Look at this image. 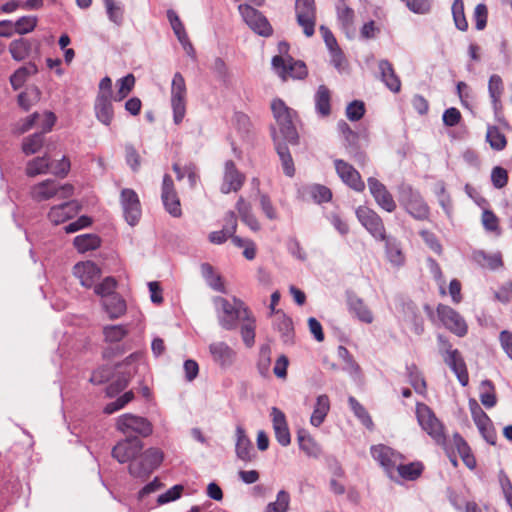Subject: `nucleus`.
Here are the masks:
<instances>
[{
  "instance_id": "a18cd8bd",
  "label": "nucleus",
  "mask_w": 512,
  "mask_h": 512,
  "mask_svg": "<svg viewBox=\"0 0 512 512\" xmlns=\"http://www.w3.org/2000/svg\"><path fill=\"white\" fill-rule=\"evenodd\" d=\"M298 442L300 449L308 456V457H318L321 453V449L319 445L315 442V440L308 434L299 433L298 434Z\"/></svg>"
},
{
  "instance_id": "a878e982",
  "label": "nucleus",
  "mask_w": 512,
  "mask_h": 512,
  "mask_svg": "<svg viewBox=\"0 0 512 512\" xmlns=\"http://www.w3.org/2000/svg\"><path fill=\"white\" fill-rule=\"evenodd\" d=\"M378 68L381 74V80L386 87L393 93H398L401 90V80L396 74L393 65L388 60H380Z\"/></svg>"
},
{
  "instance_id": "6ab92c4d",
  "label": "nucleus",
  "mask_w": 512,
  "mask_h": 512,
  "mask_svg": "<svg viewBox=\"0 0 512 512\" xmlns=\"http://www.w3.org/2000/svg\"><path fill=\"white\" fill-rule=\"evenodd\" d=\"M74 275L82 286L90 288L101 276L100 268L92 261L77 263L73 268Z\"/></svg>"
},
{
  "instance_id": "7ed1b4c3",
  "label": "nucleus",
  "mask_w": 512,
  "mask_h": 512,
  "mask_svg": "<svg viewBox=\"0 0 512 512\" xmlns=\"http://www.w3.org/2000/svg\"><path fill=\"white\" fill-rule=\"evenodd\" d=\"M187 88L183 75L176 72L171 83V107L173 110V121L179 125L186 114Z\"/></svg>"
},
{
  "instance_id": "ddd939ff",
  "label": "nucleus",
  "mask_w": 512,
  "mask_h": 512,
  "mask_svg": "<svg viewBox=\"0 0 512 512\" xmlns=\"http://www.w3.org/2000/svg\"><path fill=\"white\" fill-rule=\"evenodd\" d=\"M334 168L341 181L350 189L359 193L365 190V182L360 173L350 163L342 159H335Z\"/></svg>"
},
{
  "instance_id": "ea45409f",
  "label": "nucleus",
  "mask_w": 512,
  "mask_h": 512,
  "mask_svg": "<svg viewBox=\"0 0 512 512\" xmlns=\"http://www.w3.org/2000/svg\"><path fill=\"white\" fill-rule=\"evenodd\" d=\"M50 169V157L44 155L42 157H35L28 161L26 165V175L29 177H35L40 174H46Z\"/></svg>"
},
{
  "instance_id": "3c124183",
  "label": "nucleus",
  "mask_w": 512,
  "mask_h": 512,
  "mask_svg": "<svg viewBox=\"0 0 512 512\" xmlns=\"http://www.w3.org/2000/svg\"><path fill=\"white\" fill-rule=\"evenodd\" d=\"M270 366H271V347L269 345H262L259 350L257 369L263 377H267L270 372Z\"/></svg>"
},
{
  "instance_id": "e433bc0d",
  "label": "nucleus",
  "mask_w": 512,
  "mask_h": 512,
  "mask_svg": "<svg viewBox=\"0 0 512 512\" xmlns=\"http://www.w3.org/2000/svg\"><path fill=\"white\" fill-rule=\"evenodd\" d=\"M424 468V464L420 461H414L408 464L399 462L396 470L402 479L415 481L422 475Z\"/></svg>"
},
{
  "instance_id": "bb28decb",
  "label": "nucleus",
  "mask_w": 512,
  "mask_h": 512,
  "mask_svg": "<svg viewBox=\"0 0 512 512\" xmlns=\"http://www.w3.org/2000/svg\"><path fill=\"white\" fill-rule=\"evenodd\" d=\"M445 364L455 373L458 381L462 386H467L469 382V374L466 363L460 351H454L449 358L444 360Z\"/></svg>"
},
{
  "instance_id": "09e8293b",
  "label": "nucleus",
  "mask_w": 512,
  "mask_h": 512,
  "mask_svg": "<svg viewBox=\"0 0 512 512\" xmlns=\"http://www.w3.org/2000/svg\"><path fill=\"white\" fill-rule=\"evenodd\" d=\"M167 18H168L170 25H171L177 39L179 40V42L180 43L187 42V37H188L187 32L185 30L184 24L180 20L177 13L174 10L169 9L167 11Z\"/></svg>"
},
{
  "instance_id": "423d86ee",
  "label": "nucleus",
  "mask_w": 512,
  "mask_h": 512,
  "mask_svg": "<svg viewBox=\"0 0 512 512\" xmlns=\"http://www.w3.org/2000/svg\"><path fill=\"white\" fill-rule=\"evenodd\" d=\"M436 314L443 326L458 337H464L468 333V325L459 312L448 305L438 304Z\"/></svg>"
},
{
  "instance_id": "0e129e2a",
  "label": "nucleus",
  "mask_w": 512,
  "mask_h": 512,
  "mask_svg": "<svg viewBox=\"0 0 512 512\" xmlns=\"http://www.w3.org/2000/svg\"><path fill=\"white\" fill-rule=\"evenodd\" d=\"M310 194L317 203L329 202L332 198L331 190L321 184H315L310 187Z\"/></svg>"
},
{
  "instance_id": "6e6d98bb",
  "label": "nucleus",
  "mask_w": 512,
  "mask_h": 512,
  "mask_svg": "<svg viewBox=\"0 0 512 512\" xmlns=\"http://www.w3.org/2000/svg\"><path fill=\"white\" fill-rule=\"evenodd\" d=\"M483 392L480 394V401L486 408H492L496 405L497 399L494 385L490 380L481 383Z\"/></svg>"
},
{
  "instance_id": "8fccbe9b",
  "label": "nucleus",
  "mask_w": 512,
  "mask_h": 512,
  "mask_svg": "<svg viewBox=\"0 0 512 512\" xmlns=\"http://www.w3.org/2000/svg\"><path fill=\"white\" fill-rule=\"evenodd\" d=\"M44 136L43 133H35L31 136L24 138L22 143V151L26 155L37 153L43 146Z\"/></svg>"
},
{
  "instance_id": "473e14b6",
  "label": "nucleus",
  "mask_w": 512,
  "mask_h": 512,
  "mask_svg": "<svg viewBox=\"0 0 512 512\" xmlns=\"http://www.w3.org/2000/svg\"><path fill=\"white\" fill-rule=\"evenodd\" d=\"M381 241L385 242V254L388 261L396 267L403 266L406 258L400 243L395 238L388 236H386V240Z\"/></svg>"
},
{
  "instance_id": "4d7b16f0",
  "label": "nucleus",
  "mask_w": 512,
  "mask_h": 512,
  "mask_svg": "<svg viewBox=\"0 0 512 512\" xmlns=\"http://www.w3.org/2000/svg\"><path fill=\"white\" fill-rule=\"evenodd\" d=\"M349 405L353 410L356 417L362 422L367 428L373 427V421L367 410L361 405L354 397H349Z\"/></svg>"
},
{
  "instance_id": "1a4fd4ad",
  "label": "nucleus",
  "mask_w": 512,
  "mask_h": 512,
  "mask_svg": "<svg viewBox=\"0 0 512 512\" xmlns=\"http://www.w3.org/2000/svg\"><path fill=\"white\" fill-rule=\"evenodd\" d=\"M117 429L123 434H138L141 437H148L153 432L152 423L144 417L134 414H123L117 419Z\"/></svg>"
},
{
  "instance_id": "2eb2a0df",
  "label": "nucleus",
  "mask_w": 512,
  "mask_h": 512,
  "mask_svg": "<svg viewBox=\"0 0 512 512\" xmlns=\"http://www.w3.org/2000/svg\"><path fill=\"white\" fill-rule=\"evenodd\" d=\"M143 449V442L138 437H127L112 449V456L119 463L131 462Z\"/></svg>"
},
{
  "instance_id": "9b49d317",
  "label": "nucleus",
  "mask_w": 512,
  "mask_h": 512,
  "mask_svg": "<svg viewBox=\"0 0 512 512\" xmlns=\"http://www.w3.org/2000/svg\"><path fill=\"white\" fill-rule=\"evenodd\" d=\"M370 453L372 458L379 463L390 477L396 470L399 462L403 460L401 453L384 444L371 446Z\"/></svg>"
},
{
  "instance_id": "0eeeda50",
  "label": "nucleus",
  "mask_w": 512,
  "mask_h": 512,
  "mask_svg": "<svg viewBox=\"0 0 512 512\" xmlns=\"http://www.w3.org/2000/svg\"><path fill=\"white\" fill-rule=\"evenodd\" d=\"M238 11L244 22L256 34L263 37H269L272 35L273 28L268 19L260 11L249 4H240L238 6Z\"/></svg>"
},
{
  "instance_id": "39448f33",
  "label": "nucleus",
  "mask_w": 512,
  "mask_h": 512,
  "mask_svg": "<svg viewBox=\"0 0 512 512\" xmlns=\"http://www.w3.org/2000/svg\"><path fill=\"white\" fill-rule=\"evenodd\" d=\"M271 109L280 126L283 137L290 143L297 140V131L292 120V109H290L283 100L274 99L271 103Z\"/></svg>"
},
{
  "instance_id": "774afa93",
  "label": "nucleus",
  "mask_w": 512,
  "mask_h": 512,
  "mask_svg": "<svg viewBox=\"0 0 512 512\" xmlns=\"http://www.w3.org/2000/svg\"><path fill=\"white\" fill-rule=\"evenodd\" d=\"M498 478L504 498L512 510V482L504 470H500Z\"/></svg>"
},
{
  "instance_id": "72a5a7b5",
  "label": "nucleus",
  "mask_w": 512,
  "mask_h": 512,
  "mask_svg": "<svg viewBox=\"0 0 512 512\" xmlns=\"http://www.w3.org/2000/svg\"><path fill=\"white\" fill-rule=\"evenodd\" d=\"M453 446L456 448L458 454L460 455L463 463L467 468L473 470L476 467V459L471 452V449L465 439L459 434L455 433L453 435Z\"/></svg>"
},
{
  "instance_id": "603ef678",
  "label": "nucleus",
  "mask_w": 512,
  "mask_h": 512,
  "mask_svg": "<svg viewBox=\"0 0 512 512\" xmlns=\"http://www.w3.org/2000/svg\"><path fill=\"white\" fill-rule=\"evenodd\" d=\"M486 138L490 146L495 150H503L507 145L505 135L496 126L488 128Z\"/></svg>"
},
{
  "instance_id": "bf43d9fd",
  "label": "nucleus",
  "mask_w": 512,
  "mask_h": 512,
  "mask_svg": "<svg viewBox=\"0 0 512 512\" xmlns=\"http://www.w3.org/2000/svg\"><path fill=\"white\" fill-rule=\"evenodd\" d=\"M273 324L275 329H277L282 336L289 337L293 331V323L284 312H276Z\"/></svg>"
},
{
  "instance_id": "4468645a",
  "label": "nucleus",
  "mask_w": 512,
  "mask_h": 512,
  "mask_svg": "<svg viewBox=\"0 0 512 512\" xmlns=\"http://www.w3.org/2000/svg\"><path fill=\"white\" fill-rule=\"evenodd\" d=\"M272 65L277 70L278 75L283 79L287 77L303 79L307 75L305 63L296 61L291 57L285 59L280 55H276L272 58Z\"/></svg>"
},
{
  "instance_id": "e2e57ef3",
  "label": "nucleus",
  "mask_w": 512,
  "mask_h": 512,
  "mask_svg": "<svg viewBox=\"0 0 512 512\" xmlns=\"http://www.w3.org/2000/svg\"><path fill=\"white\" fill-rule=\"evenodd\" d=\"M338 353L341 357L345 360V367L344 369L353 376H359L361 369L360 366L356 363V361L353 359V357L350 355L347 348L343 346H339Z\"/></svg>"
},
{
  "instance_id": "dca6fc26",
  "label": "nucleus",
  "mask_w": 512,
  "mask_h": 512,
  "mask_svg": "<svg viewBox=\"0 0 512 512\" xmlns=\"http://www.w3.org/2000/svg\"><path fill=\"white\" fill-rule=\"evenodd\" d=\"M161 199L165 210L173 217L182 215L181 203L174 182L169 174H165L162 182Z\"/></svg>"
},
{
  "instance_id": "69168bd1",
  "label": "nucleus",
  "mask_w": 512,
  "mask_h": 512,
  "mask_svg": "<svg viewBox=\"0 0 512 512\" xmlns=\"http://www.w3.org/2000/svg\"><path fill=\"white\" fill-rule=\"evenodd\" d=\"M37 24V18L33 16H23L15 22V32L18 34H27L34 30Z\"/></svg>"
},
{
  "instance_id": "c756f323",
  "label": "nucleus",
  "mask_w": 512,
  "mask_h": 512,
  "mask_svg": "<svg viewBox=\"0 0 512 512\" xmlns=\"http://www.w3.org/2000/svg\"><path fill=\"white\" fill-rule=\"evenodd\" d=\"M337 20L346 34L354 31L355 12L344 0H340L336 6Z\"/></svg>"
},
{
  "instance_id": "37998d69",
  "label": "nucleus",
  "mask_w": 512,
  "mask_h": 512,
  "mask_svg": "<svg viewBox=\"0 0 512 512\" xmlns=\"http://www.w3.org/2000/svg\"><path fill=\"white\" fill-rule=\"evenodd\" d=\"M276 151L280 157L284 174L288 177H293L295 174V167L288 147L285 144L277 143Z\"/></svg>"
},
{
  "instance_id": "c9c22d12",
  "label": "nucleus",
  "mask_w": 512,
  "mask_h": 512,
  "mask_svg": "<svg viewBox=\"0 0 512 512\" xmlns=\"http://www.w3.org/2000/svg\"><path fill=\"white\" fill-rule=\"evenodd\" d=\"M237 442H236V454L237 456L247 462L252 460V443L249 438L246 436L245 431L241 427H237Z\"/></svg>"
},
{
  "instance_id": "b1692460",
  "label": "nucleus",
  "mask_w": 512,
  "mask_h": 512,
  "mask_svg": "<svg viewBox=\"0 0 512 512\" xmlns=\"http://www.w3.org/2000/svg\"><path fill=\"white\" fill-rule=\"evenodd\" d=\"M275 438L281 446H288L291 442L290 431L285 414L276 407L271 411Z\"/></svg>"
},
{
  "instance_id": "f03ea898",
  "label": "nucleus",
  "mask_w": 512,
  "mask_h": 512,
  "mask_svg": "<svg viewBox=\"0 0 512 512\" xmlns=\"http://www.w3.org/2000/svg\"><path fill=\"white\" fill-rule=\"evenodd\" d=\"M163 458L159 448L151 447L130 462L129 473L135 478L146 479L160 466Z\"/></svg>"
},
{
  "instance_id": "f3484780",
  "label": "nucleus",
  "mask_w": 512,
  "mask_h": 512,
  "mask_svg": "<svg viewBox=\"0 0 512 512\" xmlns=\"http://www.w3.org/2000/svg\"><path fill=\"white\" fill-rule=\"evenodd\" d=\"M245 180V175L237 169L235 163L232 160L225 162L223 181L220 188L222 193L228 194L230 192L239 191L242 188Z\"/></svg>"
},
{
  "instance_id": "a19ab883",
  "label": "nucleus",
  "mask_w": 512,
  "mask_h": 512,
  "mask_svg": "<svg viewBox=\"0 0 512 512\" xmlns=\"http://www.w3.org/2000/svg\"><path fill=\"white\" fill-rule=\"evenodd\" d=\"M74 246L80 253L97 249L100 244V238L95 234H82L74 238Z\"/></svg>"
},
{
  "instance_id": "de8ad7c7",
  "label": "nucleus",
  "mask_w": 512,
  "mask_h": 512,
  "mask_svg": "<svg viewBox=\"0 0 512 512\" xmlns=\"http://www.w3.org/2000/svg\"><path fill=\"white\" fill-rule=\"evenodd\" d=\"M201 269L203 276L212 289L219 292H225L221 276L214 272L213 267L210 264H202Z\"/></svg>"
},
{
  "instance_id": "5fc2aeb1",
  "label": "nucleus",
  "mask_w": 512,
  "mask_h": 512,
  "mask_svg": "<svg viewBox=\"0 0 512 512\" xmlns=\"http://www.w3.org/2000/svg\"><path fill=\"white\" fill-rule=\"evenodd\" d=\"M452 15L455 26L460 31H466L468 29V22L464 13V2L463 0H454L452 4Z\"/></svg>"
},
{
  "instance_id": "864d4df0",
  "label": "nucleus",
  "mask_w": 512,
  "mask_h": 512,
  "mask_svg": "<svg viewBox=\"0 0 512 512\" xmlns=\"http://www.w3.org/2000/svg\"><path fill=\"white\" fill-rule=\"evenodd\" d=\"M290 504V495L285 490L278 492L276 501L266 506L265 512H287Z\"/></svg>"
},
{
  "instance_id": "052dcab7",
  "label": "nucleus",
  "mask_w": 512,
  "mask_h": 512,
  "mask_svg": "<svg viewBox=\"0 0 512 512\" xmlns=\"http://www.w3.org/2000/svg\"><path fill=\"white\" fill-rule=\"evenodd\" d=\"M127 333V329L122 325H109L103 328L105 341L110 343L121 341Z\"/></svg>"
},
{
  "instance_id": "6e6552de",
  "label": "nucleus",
  "mask_w": 512,
  "mask_h": 512,
  "mask_svg": "<svg viewBox=\"0 0 512 512\" xmlns=\"http://www.w3.org/2000/svg\"><path fill=\"white\" fill-rule=\"evenodd\" d=\"M356 216L362 226L376 240H386V228L382 218L371 208L359 206L356 209Z\"/></svg>"
},
{
  "instance_id": "f704fd0d",
  "label": "nucleus",
  "mask_w": 512,
  "mask_h": 512,
  "mask_svg": "<svg viewBox=\"0 0 512 512\" xmlns=\"http://www.w3.org/2000/svg\"><path fill=\"white\" fill-rule=\"evenodd\" d=\"M407 212L418 220H425L429 217V207L419 195H411L406 202Z\"/></svg>"
},
{
  "instance_id": "a211bd4d",
  "label": "nucleus",
  "mask_w": 512,
  "mask_h": 512,
  "mask_svg": "<svg viewBox=\"0 0 512 512\" xmlns=\"http://www.w3.org/2000/svg\"><path fill=\"white\" fill-rule=\"evenodd\" d=\"M368 186L376 203L383 210L391 213L396 209V202L394 201L392 194L379 180L374 177L368 178Z\"/></svg>"
},
{
  "instance_id": "393cba45",
  "label": "nucleus",
  "mask_w": 512,
  "mask_h": 512,
  "mask_svg": "<svg viewBox=\"0 0 512 512\" xmlns=\"http://www.w3.org/2000/svg\"><path fill=\"white\" fill-rule=\"evenodd\" d=\"M58 194V185L55 180L46 179L31 187L30 195L34 201L49 200Z\"/></svg>"
},
{
  "instance_id": "7c9ffc66",
  "label": "nucleus",
  "mask_w": 512,
  "mask_h": 512,
  "mask_svg": "<svg viewBox=\"0 0 512 512\" xmlns=\"http://www.w3.org/2000/svg\"><path fill=\"white\" fill-rule=\"evenodd\" d=\"M240 333L244 344L252 347L255 343L256 319L250 309H244V318L241 320Z\"/></svg>"
},
{
  "instance_id": "f8f14e48",
  "label": "nucleus",
  "mask_w": 512,
  "mask_h": 512,
  "mask_svg": "<svg viewBox=\"0 0 512 512\" xmlns=\"http://www.w3.org/2000/svg\"><path fill=\"white\" fill-rule=\"evenodd\" d=\"M120 204L127 223L131 226L136 225L142 215L138 194L130 188L122 189L120 193Z\"/></svg>"
},
{
  "instance_id": "c85d7f7f",
  "label": "nucleus",
  "mask_w": 512,
  "mask_h": 512,
  "mask_svg": "<svg viewBox=\"0 0 512 512\" xmlns=\"http://www.w3.org/2000/svg\"><path fill=\"white\" fill-rule=\"evenodd\" d=\"M472 260L482 268L496 270L503 266L500 253L488 254L483 250H475L472 253Z\"/></svg>"
},
{
  "instance_id": "338daca9",
  "label": "nucleus",
  "mask_w": 512,
  "mask_h": 512,
  "mask_svg": "<svg viewBox=\"0 0 512 512\" xmlns=\"http://www.w3.org/2000/svg\"><path fill=\"white\" fill-rule=\"evenodd\" d=\"M365 114L364 102L360 100H354L346 108V116L350 121H358Z\"/></svg>"
},
{
  "instance_id": "cd10ccee",
  "label": "nucleus",
  "mask_w": 512,
  "mask_h": 512,
  "mask_svg": "<svg viewBox=\"0 0 512 512\" xmlns=\"http://www.w3.org/2000/svg\"><path fill=\"white\" fill-rule=\"evenodd\" d=\"M504 90L502 78L497 74L491 75L488 82V92L495 114L502 111L503 105L501 98L504 94Z\"/></svg>"
},
{
  "instance_id": "58836bf2",
  "label": "nucleus",
  "mask_w": 512,
  "mask_h": 512,
  "mask_svg": "<svg viewBox=\"0 0 512 512\" xmlns=\"http://www.w3.org/2000/svg\"><path fill=\"white\" fill-rule=\"evenodd\" d=\"M330 409V401L327 395H320L317 398L315 409L311 415L310 422L313 426H320Z\"/></svg>"
},
{
  "instance_id": "13d9d810",
  "label": "nucleus",
  "mask_w": 512,
  "mask_h": 512,
  "mask_svg": "<svg viewBox=\"0 0 512 512\" xmlns=\"http://www.w3.org/2000/svg\"><path fill=\"white\" fill-rule=\"evenodd\" d=\"M9 51L13 59L20 61L25 59L30 51L29 43L24 39H18L11 42Z\"/></svg>"
},
{
  "instance_id": "9d476101",
  "label": "nucleus",
  "mask_w": 512,
  "mask_h": 512,
  "mask_svg": "<svg viewBox=\"0 0 512 512\" xmlns=\"http://www.w3.org/2000/svg\"><path fill=\"white\" fill-rule=\"evenodd\" d=\"M295 14L298 25L306 37H312L316 26V5L314 0H296Z\"/></svg>"
},
{
  "instance_id": "f257e3e1",
  "label": "nucleus",
  "mask_w": 512,
  "mask_h": 512,
  "mask_svg": "<svg viewBox=\"0 0 512 512\" xmlns=\"http://www.w3.org/2000/svg\"><path fill=\"white\" fill-rule=\"evenodd\" d=\"M416 416L421 428L440 446L446 444L445 428L432 409L424 403L416 405Z\"/></svg>"
},
{
  "instance_id": "79ce46f5",
  "label": "nucleus",
  "mask_w": 512,
  "mask_h": 512,
  "mask_svg": "<svg viewBox=\"0 0 512 512\" xmlns=\"http://www.w3.org/2000/svg\"><path fill=\"white\" fill-rule=\"evenodd\" d=\"M38 72L37 66L34 63H29L26 66L17 69L10 77V83L13 89L17 90L23 86L26 79L30 75Z\"/></svg>"
},
{
  "instance_id": "c03bdc74",
  "label": "nucleus",
  "mask_w": 512,
  "mask_h": 512,
  "mask_svg": "<svg viewBox=\"0 0 512 512\" xmlns=\"http://www.w3.org/2000/svg\"><path fill=\"white\" fill-rule=\"evenodd\" d=\"M481 223L487 232L493 233L496 236L501 235L502 231L499 218L492 210H483L481 215Z\"/></svg>"
},
{
  "instance_id": "5701e85b",
  "label": "nucleus",
  "mask_w": 512,
  "mask_h": 512,
  "mask_svg": "<svg viewBox=\"0 0 512 512\" xmlns=\"http://www.w3.org/2000/svg\"><path fill=\"white\" fill-rule=\"evenodd\" d=\"M209 352L213 361L222 368L230 367L236 359V352L225 342L211 343Z\"/></svg>"
},
{
  "instance_id": "2f4dec72",
  "label": "nucleus",
  "mask_w": 512,
  "mask_h": 512,
  "mask_svg": "<svg viewBox=\"0 0 512 512\" xmlns=\"http://www.w3.org/2000/svg\"><path fill=\"white\" fill-rule=\"evenodd\" d=\"M316 112L322 117L331 114V91L326 85H320L314 95Z\"/></svg>"
},
{
  "instance_id": "412c9836",
  "label": "nucleus",
  "mask_w": 512,
  "mask_h": 512,
  "mask_svg": "<svg viewBox=\"0 0 512 512\" xmlns=\"http://www.w3.org/2000/svg\"><path fill=\"white\" fill-rule=\"evenodd\" d=\"M80 208L81 207L77 201H68L60 205L53 206L48 212V219L53 224L59 225L76 216L79 213Z\"/></svg>"
},
{
  "instance_id": "680f3d73",
  "label": "nucleus",
  "mask_w": 512,
  "mask_h": 512,
  "mask_svg": "<svg viewBox=\"0 0 512 512\" xmlns=\"http://www.w3.org/2000/svg\"><path fill=\"white\" fill-rule=\"evenodd\" d=\"M117 287V281L114 277H106L103 281L95 285L94 292L101 297H110L115 295L114 291Z\"/></svg>"
},
{
  "instance_id": "4c0bfd02",
  "label": "nucleus",
  "mask_w": 512,
  "mask_h": 512,
  "mask_svg": "<svg viewBox=\"0 0 512 512\" xmlns=\"http://www.w3.org/2000/svg\"><path fill=\"white\" fill-rule=\"evenodd\" d=\"M103 305L111 319L119 318L126 312V302L117 294L105 299Z\"/></svg>"
},
{
  "instance_id": "49530a36",
  "label": "nucleus",
  "mask_w": 512,
  "mask_h": 512,
  "mask_svg": "<svg viewBox=\"0 0 512 512\" xmlns=\"http://www.w3.org/2000/svg\"><path fill=\"white\" fill-rule=\"evenodd\" d=\"M118 90L114 96L115 101H122L126 98L135 86V77L128 74L117 81Z\"/></svg>"
},
{
  "instance_id": "4be33fe9",
  "label": "nucleus",
  "mask_w": 512,
  "mask_h": 512,
  "mask_svg": "<svg viewBox=\"0 0 512 512\" xmlns=\"http://www.w3.org/2000/svg\"><path fill=\"white\" fill-rule=\"evenodd\" d=\"M95 117L105 126H110L114 119V108L107 93H98L94 102Z\"/></svg>"
},
{
  "instance_id": "aec40b11",
  "label": "nucleus",
  "mask_w": 512,
  "mask_h": 512,
  "mask_svg": "<svg viewBox=\"0 0 512 512\" xmlns=\"http://www.w3.org/2000/svg\"><path fill=\"white\" fill-rule=\"evenodd\" d=\"M347 307L350 314L360 322L371 324L374 321V315L364 300L354 293L347 294Z\"/></svg>"
},
{
  "instance_id": "20e7f679",
  "label": "nucleus",
  "mask_w": 512,
  "mask_h": 512,
  "mask_svg": "<svg viewBox=\"0 0 512 512\" xmlns=\"http://www.w3.org/2000/svg\"><path fill=\"white\" fill-rule=\"evenodd\" d=\"M215 303L221 308L223 316L220 317V325L226 330H233L237 327V320L244 318V309H249L245 303L237 298L230 303L223 297H217Z\"/></svg>"
}]
</instances>
